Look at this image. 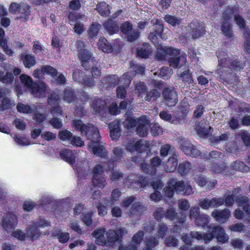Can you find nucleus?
Wrapping results in <instances>:
<instances>
[{"mask_svg":"<svg viewBox=\"0 0 250 250\" xmlns=\"http://www.w3.org/2000/svg\"><path fill=\"white\" fill-rule=\"evenodd\" d=\"M218 69L217 73L223 78H227L226 76L229 73V71L233 69L239 71L245 66V63L241 62L237 56L228 57L227 55L223 58L218 59Z\"/></svg>","mask_w":250,"mask_h":250,"instance_id":"obj_1","label":"nucleus"},{"mask_svg":"<svg viewBox=\"0 0 250 250\" xmlns=\"http://www.w3.org/2000/svg\"><path fill=\"white\" fill-rule=\"evenodd\" d=\"M72 127L76 130H79L81 134L85 136L90 141L89 143L93 144L99 143L100 136L98 128L91 123L84 124L80 120H73L72 123Z\"/></svg>","mask_w":250,"mask_h":250,"instance_id":"obj_2","label":"nucleus"},{"mask_svg":"<svg viewBox=\"0 0 250 250\" xmlns=\"http://www.w3.org/2000/svg\"><path fill=\"white\" fill-rule=\"evenodd\" d=\"M21 83L29 89L35 97L43 96L46 91V86L44 83H34L32 79L26 74H21L20 77Z\"/></svg>","mask_w":250,"mask_h":250,"instance_id":"obj_3","label":"nucleus"},{"mask_svg":"<svg viewBox=\"0 0 250 250\" xmlns=\"http://www.w3.org/2000/svg\"><path fill=\"white\" fill-rule=\"evenodd\" d=\"M165 52L170 56L168 61L170 66L180 68L186 64V56L184 54H181L180 50L168 47L166 49Z\"/></svg>","mask_w":250,"mask_h":250,"instance_id":"obj_4","label":"nucleus"},{"mask_svg":"<svg viewBox=\"0 0 250 250\" xmlns=\"http://www.w3.org/2000/svg\"><path fill=\"white\" fill-rule=\"evenodd\" d=\"M204 234V241L207 243L210 242L213 237L216 238L219 242L225 243L228 241V236L226 234L223 228L220 226H216L212 229L210 233Z\"/></svg>","mask_w":250,"mask_h":250,"instance_id":"obj_5","label":"nucleus"},{"mask_svg":"<svg viewBox=\"0 0 250 250\" xmlns=\"http://www.w3.org/2000/svg\"><path fill=\"white\" fill-rule=\"evenodd\" d=\"M121 32L125 34L129 42L136 40L140 36V33L136 30L133 29L132 24L129 21H125L120 26Z\"/></svg>","mask_w":250,"mask_h":250,"instance_id":"obj_6","label":"nucleus"},{"mask_svg":"<svg viewBox=\"0 0 250 250\" xmlns=\"http://www.w3.org/2000/svg\"><path fill=\"white\" fill-rule=\"evenodd\" d=\"M18 222L17 216L12 212H9L2 217V226L6 231L11 232L16 228Z\"/></svg>","mask_w":250,"mask_h":250,"instance_id":"obj_7","label":"nucleus"},{"mask_svg":"<svg viewBox=\"0 0 250 250\" xmlns=\"http://www.w3.org/2000/svg\"><path fill=\"white\" fill-rule=\"evenodd\" d=\"M181 149L186 155L191 157H197L200 156L201 152L195 146L191 144L190 142L186 139H182L179 141Z\"/></svg>","mask_w":250,"mask_h":250,"instance_id":"obj_8","label":"nucleus"},{"mask_svg":"<svg viewBox=\"0 0 250 250\" xmlns=\"http://www.w3.org/2000/svg\"><path fill=\"white\" fill-rule=\"evenodd\" d=\"M224 204L223 198H202L199 200V205L203 209H208L209 208H217Z\"/></svg>","mask_w":250,"mask_h":250,"instance_id":"obj_9","label":"nucleus"},{"mask_svg":"<svg viewBox=\"0 0 250 250\" xmlns=\"http://www.w3.org/2000/svg\"><path fill=\"white\" fill-rule=\"evenodd\" d=\"M166 104L168 106L175 105L178 102L177 95L172 88H166L162 93Z\"/></svg>","mask_w":250,"mask_h":250,"instance_id":"obj_10","label":"nucleus"},{"mask_svg":"<svg viewBox=\"0 0 250 250\" xmlns=\"http://www.w3.org/2000/svg\"><path fill=\"white\" fill-rule=\"evenodd\" d=\"M162 162V160L158 156L154 157L151 159V164L143 163L141 168L146 173L154 175L156 172V167H159Z\"/></svg>","mask_w":250,"mask_h":250,"instance_id":"obj_11","label":"nucleus"},{"mask_svg":"<svg viewBox=\"0 0 250 250\" xmlns=\"http://www.w3.org/2000/svg\"><path fill=\"white\" fill-rule=\"evenodd\" d=\"M82 66L86 70H91L93 76L98 78L101 76V72L99 68L98 62L93 58L82 63Z\"/></svg>","mask_w":250,"mask_h":250,"instance_id":"obj_12","label":"nucleus"},{"mask_svg":"<svg viewBox=\"0 0 250 250\" xmlns=\"http://www.w3.org/2000/svg\"><path fill=\"white\" fill-rule=\"evenodd\" d=\"M150 126V123L145 116H143L139 118V124L136 132L138 135L141 137H145L148 134V128Z\"/></svg>","mask_w":250,"mask_h":250,"instance_id":"obj_13","label":"nucleus"},{"mask_svg":"<svg viewBox=\"0 0 250 250\" xmlns=\"http://www.w3.org/2000/svg\"><path fill=\"white\" fill-rule=\"evenodd\" d=\"M88 147L89 150L99 157L105 158L107 156V151L104 146L98 144L88 143Z\"/></svg>","mask_w":250,"mask_h":250,"instance_id":"obj_14","label":"nucleus"},{"mask_svg":"<svg viewBox=\"0 0 250 250\" xmlns=\"http://www.w3.org/2000/svg\"><path fill=\"white\" fill-rule=\"evenodd\" d=\"M204 234L197 231H191L190 233L183 234L181 239L188 245H191L193 239L204 240Z\"/></svg>","mask_w":250,"mask_h":250,"instance_id":"obj_15","label":"nucleus"},{"mask_svg":"<svg viewBox=\"0 0 250 250\" xmlns=\"http://www.w3.org/2000/svg\"><path fill=\"white\" fill-rule=\"evenodd\" d=\"M211 215L216 221L220 223H223L229 219L230 216V211L229 209L227 208L221 210L214 209L212 212Z\"/></svg>","mask_w":250,"mask_h":250,"instance_id":"obj_16","label":"nucleus"},{"mask_svg":"<svg viewBox=\"0 0 250 250\" xmlns=\"http://www.w3.org/2000/svg\"><path fill=\"white\" fill-rule=\"evenodd\" d=\"M144 232L142 230H139L133 236L132 241L129 242V250H138V246L143 241Z\"/></svg>","mask_w":250,"mask_h":250,"instance_id":"obj_17","label":"nucleus"},{"mask_svg":"<svg viewBox=\"0 0 250 250\" xmlns=\"http://www.w3.org/2000/svg\"><path fill=\"white\" fill-rule=\"evenodd\" d=\"M41 235L39 229L33 223L29 225L26 229V238L33 241L38 239Z\"/></svg>","mask_w":250,"mask_h":250,"instance_id":"obj_18","label":"nucleus"},{"mask_svg":"<svg viewBox=\"0 0 250 250\" xmlns=\"http://www.w3.org/2000/svg\"><path fill=\"white\" fill-rule=\"evenodd\" d=\"M20 59L24 66L27 68L32 67L36 63L35 56L31 54H28L26 52L22 53L20 55Z\"/></svg>","mask_w":250,"mask_h":250,"instance_id":"obj_19","label":"nucleus"},{"mask_svg":"<svg viewBox=\"0 0 250 250\" xmlns=\"http://www.w3.org/2000/svg\"><path fill=\"white\" fill-rule=\"evenodd\" d=\"M105 229L104 228H98L92 233V235L96 238V243L98 245H106V239L104 236Z\"/></svg>","mask_w":250,"mask_h":250,"instance_id":"obj_20","label":"nucleus"},{"mask_svg":"<svg viewBox=\"0 0 250 250\" xmlns=\"http://www.w3.org/2000/svg\"><path fill=\"white\" fill-rule=\"evenodd\" d=\"M120 121L119 120H114L109 124L110 136L112 140L116 139L120 135Z\"/></svg>","mask_w":250,"mask_h":250,"instance_id":"obj_21","label":"nucleus"},{"mask_svg":"<svg viewBox=\"0 0 250 250\" xmlns=\"http://www.w3.org/2000/svg\"><path fill=\"white\" fill-rule=\"evenodd\" d=\"M104 26L109 35L116 34L119 30V26L117 22L112 19H108L104 23Z\"/></svg>","mask_w":250,"mask_h":250,"instance_id":"obj_22","label":"nucleus"},{"mask_svg":"<svg viewBox=\"0 0 250 250\" xmlns=\"http://www.w3.org/2000/svg\"><path fill=\"white\" fill-rule=\"evenodd\" d=\"M236 202L239 206L242 207L246 213L250 214V204L248 197L243 195H239L237 197Z\"/></svg>","mask_w":250,"mask_h":250,"instance_id":"obj_23","label":"nucleus"},{"mask_svg":"<svg viewBox=\"0 0 250 250\" xmlns=\"http://www.w3.org/2000/svg\"><path fill=\"white\" fill-rule=\"evenodd\" d=\"M192 29L189 31V34L190 36H188V39H197L205 33V29L204 26L201 24L195 28L192 27V25L190 26Z\"/></svg>","mask_w":250,"mask_h":250,"instance_id":"obj_24","label":"nucleus"},{"mask_svg":"<svg viewBox=\"0 0 250 250\" xmlns=\"http://www.w3.org/2000/svg\"><path fill=\"white\" fill-rule=\"evenodd\" d=\"M19 12L21 13L22 15L19 17H17V19H23L24 22L27 21L29 19V16L30 15L29 5L26 3L21 2Z\"/></svg>","mask_w":250,"mask_h":250,"instance_id":"obj_25","label":"nucleus"},{"mask_svg":"<svg viewBox=\"0 0 250 250\" xmlns=\"http://www.w3.org/2000/svg\"><path fill=\"white\" fill-rule=\"evenodd\" d=\"M92 182L94 186L99 188H104L107 185L106 177L105 175L98 176L93 175Z\"/></svg>","mask_w":250,"mask_h":250,"instance_id":"obj_26","label":"nucleus"},{"mask_svg":"<svg viewBox=\"0 0 250 250\" xmlns=\"http://www.w3.org/2000/svg\"><path fill=\"white\" fill-rule=\"evenodd\" d=\"M60 156L62 159L71 165H73L75 162V156L70 149H64L62 150L60 152Z\"/></svg>","mask_w":250,"mask_h":250,"instance_id":"obj_27","label":"nucleus"},{"mask_svg":"<svg viewBox=\"0 0 250 250\" xmlns=\"http://www.w3.org/2000/svg\"><path fill=\"white\" fill-rule=\"evenodd\" d=\"M16 108L18 112L28 114L33 113L36 111V107L34 105L30 106L22 103H18Z\"/></svg>","mask_w":250,"mask_h":250,"instance_id":"obj_28","label":"nucleus"},{"mask_svg":"<svg viewBox=\"0 0 250 250\" xmlns=\"http://www.w3.org/2000/svg\"><path fill=\"white\" fill-rule=\"evenodd\" d=\"M151 47L148 43H144L137 49V55L142 58H146L152 53Z\"/></svg>","mask_w":250,"mask_h":250,"instance_id":"obj_29","label":"nucleus"},{"mask_svg":"<svg viewBox=\"0 0 250 250\" xmlns=\"http://www.w3.org/2000/svg\"><path fill=\"white\" fill-rule=\"evenodd\" d=\"M145 210L146 208L143 206L139 203H135L132 205L129 212V215L130 217H134L141 215Z\"/></svg>","mask_w":250,"mask_h":250,"instance_id":"obj_30","label":"nucleus"},{"mask_svg":"<svg viewBox=\"0 0 250 250\" xmlns=\"http://www.w3.org/2000/svg\"><path fill=\"white\" fill-rule=\"evenodd\" d=\"M178 73L182 81L184 82L186 85L189 84L193 82L191 73L188 68H186L183 71H181V70H178Z\"/></svg>","mask_w":250,"mask_h":250,"instance_id":"obj_31","label":"nucleus"},{"mask_svg":"<svg viewBox=\"0 0 250 250\" xmlns=\"http://www.w3.org/2000/svg\"><path fill=\"white\" fill-rule=\"evenodd\" d=\"M110 7L105 2H101L97 5L96 9L102 16H108L110 13Z\"/></svg>","mask_w":250,"mask_h":250,"instance_id":"obj_32","label":"nucleus"},{"mask_svg":"<svg viewBox=\"0 0 250 250\" xmlns=\"http://www.w3.org/2000/svg\"><path fill=\"white\" fill-rule=\"evenodd\" d=\"M119 79L116 75H108L103 80V83L107 87L115 86L119 83Z\"/></svg>","mask_w":250,"mask_h":250,"instance_id":"obj_33","label":"nucleus"},{"mask_svg":"<svg viewBox=\"0 0 250 250\" xmlns=\"http://www.w3.org/2000/svg\"><path fill=\"white\" fill-rule=\"evenodd\" d=\"M185 184L183 181H177L175 179H171L169 182V185L172 186L178 194H182L185 188Z\"/></svg>","mask_w":250,"mask_h":250,"instance_id":"obj_34","label":"nucleus"},{"mask_svg":"<svg viewBox=\"0 0 250 250\" xmlns=\"http://www.w3.org/2000/svg\"><path fill=\"white\" fill-rule=\"evenodd\" d=\"M98 45L99 49L102 50L104 52H110L112 51V46L107 41V40L104 38H101L99 39Z\"/></svg>","mask_w":250,"mask_h":250,"instance_id":"obj_35","label":"nucleus"},{"mask_svg":"<svg viewBox=\"0 0 250 250\" xmlns=\"http://www.w3.org/2000/svg\"><path fill=\"white\" fill-rule=\"evenodd\" d=\"M11 136L13 138L15 142L18 145L21 146H26L30 144L29 139L24 136L13 134H11Z\"/></svg>","mask_w":250,"mask_h":250,"instance_id":"obj_36","label":"nucleus"},{"mask_svg":"<svg viewBox=\"0 0 250 250\" xmlns=\"http://www.w3.org/2000/svg\"><path fill=\"white\" fill-rule=\"evenodd\" d=\"M127 179L129 181L132 180L130 184V186L132 188H140L145 187L147 185V180L146 178H143L142 177H138V179L136 178V180H134L128 177Z\"/></svg>","mask_w":250,"mask_h":250,"instance_id":"obj_37","label":"nucleus"},{"mask_svg":"<svg viewBox=\"0 0 250 250\" xmlns=\"http://www.w3.org/2000/svg\"><path fill=\"white\" fill-rule=\"evenodd\" d=\"M139 124V118L128 117L123 122L124 126L127 129L131 128Z\"/></svg>","mask_w":250,"mask_h":250,"instance_id":"obj_38","label":"nucleus"},{"mask_svg":"<svg viewBox=\"0 0 250 250\" xmlns=\"http://www.w3.org/2000/svg\"><path fill=\"white\" fill-rule=\"evenodd\" d=\"M178 165V160L176 155L170 157L166 163V168L169 172L173 171Z\"/></svg>","mask_w":250,"mask_h":250,"instance_id":"obj_39","label":"nucleus"},{"mask_svg":"<svg viewBox=\"0 0 250 250\" xmlns=\"http://www.w3.org/2000/svg\"><path fill=\"white\" fill-rule=\"evenodd\" d=\"M93 110L96 113H100L104 111L105 107V102L104 100L100 99L95 100L92 104Z\"/></svg>","mask_w":250,"mask_h":250,"instance_id":"obj_40","label":"nucleus"},{"mask_svg":"<svg viewBox=\"0 0 250 250\" xmlns=\"http://www.w3.org/2000/svg\"><path fill=\"white\" fill-rule=\"evenodd\" d=\"M221 30L223 34L228 37H231L232 36V26L229 21H222Z\"/></svg>","mask_w":250,"mask_h":250,"instance_id":"obj_41","label":"nucleus"},{"mask_svg":"<svg viewBox=\"0 0 250 250\" xmlns=\"http://www.w3.org/2000/svg\"><path fill=\"white\" fill-rule=\"evenodd\" d=\"M76 98L74 91L71 88H67L64 91L63 100L68 103H72Z\"/></svg>","mask_w":250,"mask_h":250,"instance_id":"obj_42","label":"nucleus"},{"mask_svg":"<svg viewBox=\"0 0 250 250\" xmlns=\"http://www.w3.org/2000/svg\"><path fill=\"white\" fill-rule=\"evenodd\" d=\"M15 103L13 100L9 99L8 98H4L1 101L0 105V110L2 111L9 109L15 106Z\"/></svg>","mask_w":250,"mask_h":250,"instance_id":"obj_43","label":"nucleus"},{"mask_svg":"<svg viewBox=\"0 0 250 250\" xmlns=\"http://www.w3.org/2000/svg\"><path fill=\"white\" fill-rule=\"evenodd\" d=\"M160 96V92L156 89H153L147 92L144 99L146 101H150L151 100H156Z\"/></svg>","mask_w":250,"mask_h":250,"instance_id":"obj_44","label":"nucleus"},{"mask_svg":"<svg viewBox=\"0 0 250 250\" xmlns=\"http://www.w3.org/2000/svg\"><path fill=\"white\" fill-rule=\"evenodd\" d=\"M105 235L106 243L107 242L109 244H113L119 240L115 230H109L105 233Z\"/></svg>","mask_w":250,"mask_h":250,"instance_id":"obj_45","label":"nucleus"},{"mask_svg":"<svg viewBox=\"0 0 250 250\" xmlns=\"http://www.w3.org/2000/svg\"><path fill=\"white\" fill-rule=\"evenodd\" d=\"M231 167L235 170L240 171H248L250 167L244 165V163L239 161H236L231 164Z\"/></svg>","mask_w":250,"mask_h":250,"instance_id":"obj_46","label":"nucleus"},{"mask_svg":"<svg viewBox=\"0 0 250 250\" xmlns=\"http://www.w3.org/2000/svg\"><path fill=\"white\" fill-rule=\"evenodd\" d=\"M192 168L191 165L188 162L180 163L178 167V171L181 175L186 174Z\"/></svg>","mask_w":250,"mask_h":250,"instance_id":"obj_47","label":"nucleus"},{"mask_svg":"<svg viewBox=\"0 0 250 250\" xmlns=\"http://www.w3.org/2000/svg\"><path fill=\"white\" fill-rule=\"evenodd\" d=\"M195 224L198 226H205L209 222V217L205 214H200L195 220Z\"/></svg>","mask_w":250,"mask_h":250,"instance_id":"obj_48","label":"nucleus"},{"mask_svg":"<svg viewBox=\"0 0 250 250\" xmlns=\"http://www.w3.org/2000/svg\"><path fill=\"white\" fill-rule=\"evenodd\" d=\"M158 238L150 236L146 238L145 241L146 246L154 249L158 244Z\"/></svg>","mask_w":250,"mask_h":250,"instance_id":"obj_49","label":"nucleus"},{"mask_svg":"<svg viewBox=\"0 0 250 250\" xmlns=\"http://www.w3.org/2000/svg\"><path fill=\"white\" fill-rule=\"evenodd\" d=\"M101 27V24L98 22H94L92 23L89 29V35L90 37L91 38L95 37L99 32Z\"/></svg>","mask_w":250,"mask_h":250,"instance_id":"obj_50","label":"nucleus"},{"mask_svg":"<svg viewBox=\"0 0 250 250\" xmlns=\"http://www.w3.org/2000/svg\"><path fill=\"white\" fill-rule=\"evenodd\" d=\"M124 177V174L118 170L112 169L109 174V179L112 181H117Z\"/></svg>","mask_w":250,"mask_h":250,"instance_id":"obj_51","label":"nucleus"},{"mask_svg":"<svg viewBox=\"0 0 250 250\" xmlns=\"http://www.w3.org/2000/svg\"><path fill=\"white\" fill-rule=\"evenodd\" d=\"M68 19L70 21L71 24L74 22V20L78 21L79 20L85 21L87 19L86 16L84 15H81L80 14H76L74 13L71 12L68 15Z\"/></svg>","mask_w":250,"mask_h":250,"instance_id":"obj_52","label":"nucleus"},{"mask_svg":"<svg viewBox=\"0 0 250 250\" xmlns=\"http://www.w3.org/2000/svg\"><path fill=\"white\" fill-rule=\"evenodd\" d=\"M78 55L82 63L93 58L91 53L88 49L81 51L80 53H78Z\"/></svg>","mask_w":250,"mask_h":250,"instance_id":"obj_53","label":"nucleus"},{"mask_svg":"<svg viewBox=\"0 0 250 250\" xmlns=\"http://www.w3.org/2000/svg\"><path fill=\"white\" fill-rule=\"evenodd\" d=\"M59 138L63 141H70L72 137V134L67 130L60 131L59 133Z\"/></svg>","mask_w":250,"mask_h":250,"instance_id":"obj_54","label":"nucleus"},{"mask_svg":"<svg viewBox=\"0 0 250 250\" xmlns=\"http://www.w3.org/2000/svg\"><path fill=\"white\" fill-rule=\"evenodd\" d=\"M55 202L53 197L49 195H43L39 201V204L42 206H45Z\"/></svg>","mask_w":250,"mask_h":250,"instance_id":"obj_55","label":"nucleus"},{"mask_svg":"<svg viewBox=\"0 0 250 250\" xmlns=\"http://www.w3.org/2000/svg\"><path fill=\"white\" fill-rule=\"evenodd\" d=\"M130 67L133 70V72L136 74H143L145 71V67L142 65L131 62L130 63Z\"/></svg>","mask_w":250,"mask_h":250,"instance_id":"obj_56","label":"nucleus"},{"mask_svg":"<svg viewBox=\"0 0 250 250\" xmlns=\"http://www.w3.org/2000/svg\"><path fill=\"white\" fill-rule=\"evenodd\" d=\"M164 19L166 22L173 26L179 24L181 22V20L180 19L171 15H166Z\"/></svg>","mask_w":250,"mask_h":250,"instance_id":"obj_57","label":"nucleus"},{"mask_svg":"<svg viewBox=\"0 0 250 250\" xmlns=\"http://www.w3.org/2000/svg\"><path fill=\"white\" fill-rule=\"evenodd\" d=\"M227 150L229 152L235 154L237 156L238 153L241 151V149L237 146L235 142H233L228 145Z\"/></svg>","mask_w":250,"mask_h":250,"instance_id":"obj_58","label":"nucleus"},{"mask_svg":"<svg viewBox=\"0 0 250 250\" xmlns=\"http://www.w3.org/2000/svg\"><path fill=\"white\" fill-rule=\"evenodd\" d=\"M150 144L148 142L143 140L136 142L137 151L145 150L149 148Z\"/></svg>","mask_w":250,"mask_h":250,"instance_id":"obj_59","label":"nucleus"},{"mask_svg":"<svg viewBox=\"0 0 250 250\" xmlns=\"http://www.w3.org/2000/svg\"><path fill=\"white\" fill-rule=\"evenodd\" d=\"M200 215L199 207L192 206L190 208L189 211V217L190 219L195 220Z\"/></svg>","mask_w":250,"mask_h":250,"instance_id":"obj_60","label":"nucleus"},{"mask_svg":"<svg viewBox=\"0 0 250 250\" xmlns=\"http://www.w3.org/2000/svg\"><path fill=\"white\" fill-rule=\"evenodd\" d=\"M84 76V73L80 69H75L73 72V79L76 82L82 83Z\"/></svg>","mask_w":250,"mask_h":250,"instance_id":"obj_61","label":"nucleus"},{"mask_svg":"<svg viewBox=\"0 0 250 250\" xmlns=\"http://www.w3.org/2000/svg\"><path fill=\"white\" fill-rule=\"evenodd\" d=\"M165 214L166 218L171 221L177 219V213L173 208H168Z\"/></svg>","mask_w":250,"mask_h":250,"instance_id":"obj_62","label":"nucleus"},{"mask_svg":"<svg viewBox=\"0 0 250 250\" xmlns=\"http://www.w3.org/2000/svg\"><path fill=\"white\" fill-rule=\"evenodd\" d=\"M241 137L244 145L246 146H250V133L247 131H243L238 134Z\"/></svg>","mask_w":250,"mask_h":250,"instance_id":"obj_63","label":"nucleus"},{"mask_svg":"<svg viewBox=\"0 0 250 250\" xmlns=\"http://www.w3.org/2000/svg\"><path fill=\"white\" fill-rule=\"evenodd\" d=\"M149 127H150V131L153 136L159 135L163 132L162 128L157 124H151Z\"/></svg>","mask_w":250,"mask_h":250,"instance_id":"obj_64","label":"nucleus"}]
</instances>
